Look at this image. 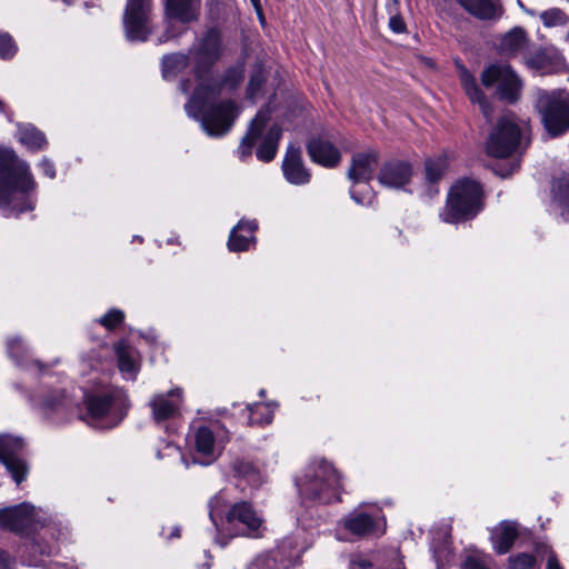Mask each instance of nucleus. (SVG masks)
<instances>
[{"label":"nucleus","instance_id":"nucleus-59","mask_svg":"<svg viewBox=\"0 0 569 569\" xmlns=\"http://www.w3.org/2000/svg\"><path fill=\"white\" fill-rule=\"evenodd\" d=\"M338 538H339L340 540H347V538H346V537H343L340 532L338 533Z\"/></svg>","mask_w":569,"mask_h":569},{"label":"nucleus","instance_id":"nucleus-54","mask_svg":"<svg viewBox=\"0 0 569 569\" xmlns=\"http://www.w3.org/2000/svg\"><path fill=\"white\" fill-rule=\"evenodd\" d=\"M189 89H190L189 82L188 81H182L181 82V90L183 92H187Z\"/></svg>","mask_w":569,"mask_h":569},{"label":"nucleus","instance_id":"nucleus-7","mask_svg":"<svg viewBox=\"0 0 569 569\" xmlns=\"http://www.w3.org/2000/svg\"><path fill=\"white\" fill-rule=\"evenodd\" d=\"M270 113L269 108H262L251 121L237 150L241 160L251 156L254 146H257L256 156L260 161L269 162L276 157L281 128L278 124L268 127Z\"/></svg>","mask_w":569,"mask_h":569},{"label":"nucleus","instance_id":"nucleus-4","mask_svg":"<svg viewBox=\"0 0 569 569\" xmlns=\"http://www.w3.org/2000/svg\"><path fill=\"white\" fill-rule=\"evenodd\" d=\"M209 516L217 528L228 526L229 530L237 535L258 538L266 530L262 515L257 511L251 503L239 501L229 506V500L224 491L218 492L209 501Z\"/></svg>","mask_w":569,"mask_h":569},{"label":"nucleus","instance_id":"nucleus-49","mask_svg":"<svg viewBox=\"0 0 569 569\" xmlns=\"http://www.w3.org/2000/svg\"><path fill=\"white\" fill-rule=\"evenodd\" d=\"M545 552L548 551V561H547V568L546 569H563L561 565L559 563V560L556 556V553L552 550H549L548 547H543Z\"/></svg>","mask_w":569,"mask_h":569},{"label":"nucleus","instance_id":"nucleus-57","mask_svg":"<svg viewBox=\"0 0 569 569\" xmlns=\"http://www.w3.org/2000/svg\"><path fill=\"white\" fill-rule=\"evenodd\" d=\"M63 3L70 6L76 0H61Z\"/></svg>","mask_w":569,"mask_h":569},{"label":"nucleus","instance_id":"nucleus-30","mask_svg":"<svg viewBox=\"0 0 569 569\" xmlns=\"http://www.w3.org/2000/svg\"><path fill=\"white\" fill-rule=\"evenodd\" d=\"M17 138L28 150L38 152L47 147V139L43 132L31 123H18Z\"/></svg>","mask_w":569,"mask_h":569},{"label":"nucleus","instance_id":"nucleus-14","mask_svg":"<svg viewBox=\"0 0 569 569\" xmlns=\"http://www.w3.org/2000/svg\"><path fill=\"white\" fill-rule=\"evenodd\" d=\"M339 528L355 538L381 536L385 533L386 520L380 511L367 512L360 505L339 521Z\"/></svg>","mask_w":569,"mask_h":569},{"label":"nucleus","instance_id":"nucleus-51","mask_svg":"<svg viewBox=\"0 0 569 569\" xmlns=\"http://www.w3.org/2000/svg\"><path fill=\"white\" fill-rule=\"evenodd\" d=\"M518 168H519V161L516 160L510 163V167L508 170L497 171V173L500 174L501 177L506 178V177L510 176L512 172H515Z\"/></svg>","mask_w":569,"mask_h":569},{"label":"nucleus","instance_id":"nucleus-10","mask_svg":"<svg viewBox=\"0 0 569 569\" xmlns=\"http://www.w3.org/2000/svg\"><path fill=\"white\" fill-rule=\"evenodd\" d=\"M536 108L546 131L551 137L569 130V93L567 91H539Z\"/></svg>","mask_w":569,"mask_h":569},{"label":"nucleus","instance_id":"nucleus-39","mask_svg":"<svg viewBox=\"0 0 569 569\" xmlns=\"http://www.w3.org/2000/svg\"><path fill=\"white\" fill-rule=\"evenodd\" d=\"M540 19L547 28L565 27L569 23L568 14L559 8H551L542 11L540 13Z\"/></svg>","mask_w":569,"mask_h":569},{"label":"nucleus","instance_id":"nucleus-13","mask_svg":"<svg viewBox=\"0 0 569 569\" xmlns=\"http://www.w3.org/2000/svg\"><path fill=\"white\" fill-rule=\"evenodd\" d=\"M123 27L129 41H146L151 32V0H128Z\"/></svg>","mask_w":569,"mask_h":569},{"label":"nucleus","instance_id":"nucleus-52","mask_svg":"<svg viewBox=\"0 0 569 569\" xmlns=\"http://www.w3.org/2000/svg\"><path fill=\"white\" fill-rule=\"evenodd\" d=\"M261 22H263V13L260 4V0H250Z\"/></svg>","mask_w":569,"mask_h":569},{"label":"nucleus","instance_id":"nucleus-36","mask_svg":"<svg viewBox=\"0 0 569 569\" xmlns=\"http://www.w3.org/2000/svg\"><path fill=\"white\" fill-rule=\"evenodd\" d=\"M232 471L234 477L243 479L250 487L257 488L262 483V476L250 462L236 461L232 465Z\"/></svg>","mask_w":569,"mask_h":569},{"label":"nucleus","instance_id":"nucleus-38","mask_svg":"<svg viewBox=\"0 0 569 569\" xmlns=\"http://www.w3.org/2000/svg\"><path fill=\"white\" fill-rule=\"evenodd\" d=\"M9 356L16 361L18 366L26 367L29 360V349L21 338L14 337L8 340Z\"/></svg>","mask_w":569,"mask_h":569},{"label":"nucleus","instance_id":"nucleus-27","mask_svg":"<svg viewBox=\"0 0 569 569\" xmlns=\"http://www.w3.org/2000/svg\"><path fill=\"white\" fill-rule=\"evenodd\" d=\"M466 11L481 20L498 19L502 9L492 0H456Z\"/></svg>","mask_w":569,"mask_h":569},{"label":"nucleus","instance_id":"nucleus-46","mask_svg":"<svg viewBox=\"0 0 569 569\" xmlns=\"http://www.w3.org/2000/svg\"><path fill=\"white\" fill-rule=\"evenodd\" d=\"M391 17L389 20V27L390 29L396 33H401L406 30V23L403 22L402 18L398 14V10L390 12Z\"/></svg>","mask_w":569,"mask_h":569},{"label":"nucleus","instance_id":"nucleus-48","mask_svg":"<svg viewBox=\"0 0 569 569\" xmlns=\"http://www.w3.org/2000/svg\"><path fill=\"white\" fill-rule=\"evenodd\" d=\"M39 167L42 173L48 178L53 179L56 177L54 166L48 158H43L40 161Z\"/></svg>","mask_w":569,"mask_h":569},{"label":"nucleus","instance_id":"nucleus-17","mask_svg":"<svg viewBox=\"0 0 569 569\" xmlns=\"http://www.w3.org/2000/svg\"><path fill=\"white\" fill-rule=\"evenodd\" d=\"M228 439V431L219 422L199 427L194 433V447L206 460L201 463H210L220 455L223 443Z\"/></svg>","mask_w":569,"mask_h":569},{"label":"nucleus","instance_id":"nucleus-42","mask_svg":"<svg viewBox=\"0 0 569 569\" xmlns=\"http://www.w3.org/2000/svg\"><path fill=\"white\" fill-rule=\"evenodd\" d=\"M264 81L263 69L261 66H257L253 73L251 74L250 81L248 83L247 93L250 98H253L254 94L260 90L262 83Z\"/></svg>","mask_w":569,"mask_h":569},{"label":"nucleus","instance_id":"nucleus-24","mask_svg":"<svg viewBox=\"0 0 569 569\" xmlns=\"http://www.w3.org/2000/svg\"><path fill=\"white\" fill-rule=\"evenodd\" d=\"M282 170L286 179L292 184H305L310 180V173L305 168L301 160L300 149L293 146L287 149Z\"/></svg>","mask_w":569,"mask_h":569},{"label":"nucleus","instance_id":"nucleus-47","mask_svg":"<svg viewBox=\"0 0 569 569\" xmlns=\"http://www.w3.org/2000/svg\"><path fill=\"white\" fill-rule=\"evenodd\" d=\"M349 569H373L372 563L361 556L351 559Z\"/></svg>","mask_w":569,"mask_h":569},{"label":"nucleus","instance_id":"nucleus-12","mask_svg":"<svg viewBox=\"0 0 569 569\" xmlns=\"http://www.w3.org/2000/svg\"><path fill=\"white\" fill-rule=\"evenodd\" d=\"M481 82L487 88L496 86L497 94L508 102H516L520 98L523 86L517 72L505 63L487 67L481 73Z\"/></svg>","mask_w":569,"mask_h":569},{"label":"nucleus","instance_id":"nucleus-35","mask_svg":"<svg viewBox=\"0 0 569 569\" xmlns=\"http://www.w3.org/2000/svg\"><path fill=\"white\" fill-rule=\"evenodd\" d=\"M276 406L268 402H259L247 406L244 409L249 425H269L272 421Z\"/></svg>","mask_w":569,"mask_h":569},{"label":"nucleus","instance_id":"nucleus-16","mask_svg":"<svg viewBox=\"0 0 569 569\" xmlns=\"http://www.w3.org/2000/svg\"><path fill=\"white\" fill-rule=\"evenodd\" d=\"M42 515L40 509L37 510L27 502L0 509V527L20 533H28L41 523Z\"/></svg>","mask_w":569,"mask_h":569},{"label":"nucleus","instance_id":"nucleus-62","mask_svg":"<svg viewBox=\"0 0 569 569\" xmlns=\"http://www.w3.org/2000/svg\"><path fill=\"white\" fill-rule=\"evenodd\" d=\"M567 2H569V0H566Z\"/></svg>","mask_w":569,"mask_h":569},{"label":"nucleus","instance_id":"nucleus-25","mask_svg":"<svg viewBox=\"0 0 569 569\" xmlns=\"http://www.w3.org/2000/svg\"><path fill=\"white\" fill-rule=\"evenodd\" d=\"M257 228L256 220H240L230 232L228 240L229 250L234 252L248 250L250 244L256 241L254 231Z\"/></svg>","mask_w":569,"mask_h":569},{"label":"nucleus","instance_id":"nucleus-3","mask_svg":"<svg viewBox=\"0 0 569 569\" xmlns=\"http://www.w3.org/2000/svg\"><path fill=\"white\" fill-rule=\"evenodd\" d=\"M222 52L221 34L216 29L208 30L191 49L192 70L197 87L184 107L189 117L198 118L196 110L200 111L207 99L214 96V90L211 89L208 97L201 98L202 91L209 89V82L211 81L210 69L220 59Z\"/></svg>","mask_w":569,"mask_h":569},{"label":"nucleus","instance_id":"nucleus-21","mask_svg":"<svg viewBox=\"0 0 569 569\" xmlns=\"http://www.w3.org/2000/svg\"><path fill=\"white\" fill-rule=\"evenodd\" d=\"M525 64L540 76L559 72L565 66L562 56L555 48H541L527 54Z\"/></svg>","mask_w":569,"mask_h":569},{"label":"nucleus","instance_id":"nucleus-61","mask_svg":"<svg viewBox=\"0 0 569 569\" xmlns=\"http://www.w3.org/2000/svg\"><path fill=\"white\" fill-rule=\"evenodd\" d=\"M102 352L107 353L108 352V349L107 348H102L101 350Z\"/></svg>","mask_w":569,"mask_h":569},{"label":"nucleus","instance_id":"nucleus-6","mask_svg":"<svg viewBox=\"0 0 569 569\" xmlns=\"http://www.w3.org/2000/svg\"><path fill=\"white\" fill-rule=\"evenodd\" d=\"M88 423L100 429L118 426L129 407L124 391L113 386H104L92 392L84 393Z\"/></svg>","mask_w":569,"mask_h":569},{"label":"nucleus","instance_id":"nucleus-37","mask_svg":"<svg viewBox=\"0 0 569 569\" xmlns=\"http://www.w3.org/2000/svg\"><path fill=\"white\" fill-rule=\"evenodd\" d=\"M441 537L442 540L439 542V545H436L435 538L432 542L433 558L438 569H441L449 565L453 558L452 549L449 542L448 531H442Z\"/></svg>","mask_w":569,"mask_h":569},{"label":"nucleus","instance_id":"nucleus-34","mask_svg":"<svg viewBox=\"0 0 569 569\" xmlns=\"http://www.w3.org/2000/svg\"><path fill=\"white\" fill-rule=\"evenodd\" d=\"M189 64H192L191 54L176 53L167 56L162 60V76L167 80L173 79L183 72Z\"/></svg>","mask_w":569,"mask_h":569},{"label":"nucleus","instance_id":"nucleus-20","mask_svg":"<svg viewBox=\"0 0 569 569\" xmlns=\"http://www.w3.org/2000/svg\"><path fill=\"white\" fill-rule=\"evenodd\" d=\"M183 390L174 387L168 392L156 393L149 401L152 418L157 422H161L177 417L180 413L183 403Z\"/></svg>","mask_w":569,"mask_h":569},{"label":"nucleus","instance_id":"nucleus-45","mask_svg":"<svg viewBox=\"0 0 569 569\" xmlns=\"http://www.w3.org/2000/svg\"><path fill=\"white\" fill-rule=\"evenodd\" d=\"M462 569H490L488 557L469 556L463 562Z\"/></svg>","mask_w":569,"mask_h":569},{"label":"nucleus","instance_id":"nucleus-41","mask_svg":"<svg viewBox=\"0 0 569 569\" xmlns=\"http://www.w3.org/2000/svg\"><path fill=\"white\" fill-rule=\"evenodd\" d=\"M248 569H278V561L272 555H260L250 562Z\"/></svg>","mask_w":569,"mask_h":569},{"label":"nucleus","instance_id":"nucleus-58","mask_svg":"<svg viewBox=\"0 0 569 569\" xmlns=\"http://www.w3.org/2000/svg\"><path fill=\"white\" fill-rule=\"evenodd\" d=\"M0 111L4 113V103L0 100Z\"/></svg>","mask_w":569,"mask_h":569},{"label":"nucleus","instance_id":"nucleus-53","mask_svg":"<svg viewBox=\"0 0 569 569\" xmlns=\"http://www.w3.org/2000/svg\"><path fill=\"white\" fill-rule=\"evenodd\" d=\"M392 3L391 4H388V11L389 12H393V11H397L398 10V7H399V3H400V0H391Z\"/></svg>","mask_w":569,"mask_h":569},{"label":"nucleus","instance_id":"nucleus-22","mask_svg":"<svg viewBox=\"0 0 569 569\" xmlns=\"http://www.w3.org/2000/svg\"><path fill=\"white\" fill-rule=\"evenodd\" d=\"M411 176L412 168L408 162L393 160L383 164L380 169L378 180L387 188L402 189L410 181Z\"/></svg>","mask_w":569,"mask_h":569},{"label":"nucleus","instance_id":"nucleus-11","mask_svg":"<svg viewBox=\"0 0 569 569\" xmlns=\"http://www.w3.org/2000/svg\"><path fill=\"white\" fill-rule=\"evenodd\" d=\"M378 161V152L371 149L357 152L352 156L351 164L348 170V178L353 184L365 183L362 191L356 190L355 187L350 190L351 198L359 204L367 206L371 203L373 192L368 187V182L373 177Z\"/></svg>","mask_w":569,"mask_h":569},{"label":"nucleus","instance_id":"nucleus-32","mask_svg":"<svg viewBox=\"0 0 569 569\" xmlns=\"http://www.w3.org/2000/svg\"><path fill=\"white\" fill-rule=\"evenodd\" d=\"M448 168V159L446 156H439L426 161V179L430 184L428 187V197L431 198L438 193V189L433 186L446 172Z\"/></svg>","mask_w":569,"mask_h":569},{"label":"nucleus","instance_id":"nucleus-44","mask_svg":"<svg viewBox=\"0 0 569 569\" xmlns=\"http://www.w3.org/2000/svg\"><path fill=\"white\" fill-rule=\"evenodd\" d=\"M536 559L530 553H519L510 558L512 569H529L533 567Z\"/></svg>","mask_w":569,"mask_h":569},{"label":"nucleus","instance_id":"nucleus-19","mask_svg":"<svg viewBox=\"0 0 569 569\" xmlns=\"http://www.w3.org/2000/svg\"><path fill=\"white\" fill-rule=\"evenodd\" d=\"M32 407L46 419L63 418L71 406V400L62 389H41L31 398Z\"/></svg>","mask_w":569,"mask_h":569},{"label":"nucleus","instance_id":"nucleus-9","mask_svg":"<svg viewBox=\"0 0 569 569\" xmlns=\"http://www.w3.org/2000/svg\"><path fill=\"white\" fill-rule=\"evenodd\" d=\"M525 134L526 123L519 122L512 113L505 114L491 129L486 151L495 158H508L521 148Z\"/></svg>","mask_w":569,"mask_h":569},{"label":"nucleus","instance_id":"nucleus-33","mask_svg":"<svg viewBox=\"0 0 569 569\" xmlns=\"http://www.w3.org/2000/svg\"><path fill=\"white\" fill-rule=\"evenodd\" d=\"M553 202L563 220L569 221V174L557 178L552 187Z\"/></svg>","mask_w":569,"mask_h":569},{"label":"nucleus","instance_id":"nucleus-55","mask_svg":"<svg viewBox=\"0 0 569 569\" xmlns=\"http://www.w3.org/2000/svg\"><path fill=\"white\" fill-rule=\"evenodd\" d=\"M517 2H518V4H519V7H520L523 11H526L527 13H529V14H532V13H533L532 11H530V10H528V9H526V8H525V6L522 4L521 0H517Z\"/></svg>","mask_w":569,"mask_h":569},{"label":"nucleus","instance_id":"nucleus-60","mask_svg":"<svg viewBox=\"0 0 569 569\" xmlns=\"http://www.w3.org/2000/svg\"><path fill=\"white\" fill-rule=\"evenodd\" d=\"M34 366L37 367V369H38L39 371H41V367H40V365H39L37 361L34 362Z\"/></svg>","mask_w":569,"mask_h":569},{"label":"nucleus","instance_id":"nucleus-2","mask_svg":"<svg viewBox=\"0 0 569 569\" xmlns=\"http://www.w3.org/2000/svg\"><path fill=\"white\" fill-rule=\"evenodd\" d=\"M243 80V69L241 66H237L230 68L223 78L221 83H217L212 78L209 82V89L202 91L201 98L208 97L210 90H214V96L210 99H207L204 106L200 109L198 113V118L201 122L202 129L210 137H222L224 136L233 126L234 120L239 116L238 106L231 101H222L220 103H212L217 96L220 93L222 88H228L230 90L237 88L241 81Z\"/></svg>","mask_w":569,"mask_h":569},{"label":"nucleus","instance_id":"nucleus-5","mask_svg":"<svg viewBox=\"0 0 569 569\" xmlns=\"http://www.w3.org/2000/svg\"><path fill=\"white\" fill-rule=\"evenodd\" d=\"M296 485L303 502L326 505L340 500V475L323 459L310 463L296 480Z\"/></svg>","mask_w":569,"mask_h":569},{"label":"nucleus","instance_id":"nucleus-29","mask_svg":"<svg viewBox=\"0 0 569 569\" xmlns=\"http://www.w3.org/2000/svg\"><path fill=\"white\" fill-rule=\"evenodd\" d=\"M518 536L515 522L505 521L492 530L491 540L498 553H507Z\"/></svg>","mask_w":569,"mask_h":569},{"label":"nucleus","instance_id":"nucleus-43","mask_svg":"<svg viewBox=\"0 0 569 569\" xmlns=\"http://www.w3.org/2000/svg\"><path fill=\"white\" fill-rule=\"evenodd\" d=\"M124 319V313L119 309H111L104 316H102L99 322L107 329H113L120 325Z\"/></svg>","mask_w":569,"mask_h":569},{"label":"nucleus","instance_id":"nucleus-15","mask_svg":"<svg viewBox=\"0 0 569 569\" xmlns=\"http://www.w3.org/2000/svg\"><path fill=\"white\" fill-rule=\"evenodd\" d=\"M200 0H166L167 29L159 42H166L183 32V28H176V22L182 24L198 19Z\"/></svg>","mask_w":569,"mask_h":569},{"label":"nucleus","instance_id":"nucleus-31","mask_svg":"<svg viewBox=\"0 0 569 569\" xmlns=\"http://www.w3.org/2000/svg\"><path fill=\"white\" fill-rule=\"evenodd\" d=\"M460 79H461V84L463 87V90H465L466 94L469 97L470 101L472 103H478L483 116L486 118H489L490 117L489 102H488L486 96L483 94V92L481 91V89L479 88V86L477 84V81L473 78V76L467 69H462Z\"/></svg>","mask_w":569,"mask_h":569},{"label":"nucleus","instance_id":"nucleus-28","mask_svg":"<svg viewBox=\"0 0 569 569\" xmlns=\"http://www.w3.org/2000/svg\"><path fill=\"white\" fill-rule=\"evenodd\" d=\"M118 368L122 377L127 380H134L139 372L137 352L132 348L120 342L116 346Z\"/></svg>","mask_w":569,"mask_h":569},{"label":"nucleus","instance_id":"nucleus-40","mask_svg":"<svg viewBox=\"0 0 569 569\" xmlns=\"http://www.w3.org/2000/svg\"><path fill=\"white\" fill-rule=\"evenodd\" d=\"M18 51V47L9 33L0 32V58L3 60L12 59Z\"/></svg>","mask_w":569,"mask_h":569},{"label":"nucleus","instance_id":"nucleus-23","mask_svg":"<svg viewBox=\"0 0 569 569\" xmlns=\"http://www.w3.org/2000/svg\"><path fill=\"white\" fill-rule=\"evenodd\" d=\"M307 150L313 162L326 168H333L341 160L339 149L322 137L312 138L307 144Z\"/></svg>","mask_w":569,"mask_h":569},{"label":"nucleus","instance_id":"nucleus-56","mask_svg":"<svg viewBox=\"0 0 569 569\" xmlns=\"http://www.w3.org/2000/svg\"><path fill=\"white\" fill-rule=\"evenodd\" d=\"M179 536H180L179 529L174 528L173 531L171 532L170 537H179Z\"/></svg>","mask_w":569,"mask_h":569},{"label":"nucleus","instance_id":"nucleus-18","mask_svg":"<svg viewBox=\"0 0 569 569\" xmlns=\"http://www.w3.org/2000/svg\"><path fill=\"white\" fill-rule=\"evenodd\" d=\"M24 442L11 435H0V462L19 485L28 473V466L21 457Z\"/></svg>","mask_w":569,"mask_h":569},{"label":"nucleus","instance_id":"nucleus-8","mask_svg":"<svg viewBox=\"0 0 569 569\" xmlns=\"http://www.w3.org/2000/svg\"><path fill=\"white\" fill-rule=\"evenodd\" d=\"M481 209V186L475 180L462 179L451 187L440 217L447 223H456L476 217Z\"/></svg>","mask_w":569,"mask_h":569},{"label":"nucleus","instance_id":"nucleus-26","mask_svg":"<svg viewBox=\"0 0 569 569\" xmlns=\"http://www.w3.org/2000/svg\"><path fill=\"white\" fill-rule=\"evenodd\" d=\"M528 43L526 31L520 27H515L502 34L497 43V50L501 56L515 57L521 52Z\"/></svg>","mask_w":569,"mask_h":569},{"label":"nucleus","instance_id":"nucleus-50","mask_svg":"<svg viewBox=\"0 0 569 569\" xmlns=\"http://www.w3.org/2000/svg\"><path fill=\"white\" fill-rule=\"evenodd\" d=\"M14 559L6 551H0V569H13Z\"/></svg>","mask_w":569,"mask_h":569},{"label":"nucleus","instance_id":"nucleus-1","mask_svg":"<svg viewBox=\"0 0 569 569\" xmlns=\"http://www.w3.org/2000/svg\"><path fill=\"white\" fill-rule=\"evenodd\" d=\"M37 182L27 161L0 148V210L4 217L33 210Z\"/></svg>","mask_w":569,"mask_h":569}]
</instances>
